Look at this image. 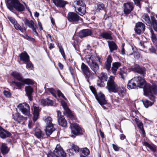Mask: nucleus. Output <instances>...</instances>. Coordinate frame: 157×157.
<instances>
[{"label": "nucleus", "instance_id": "f257e3e1", "mask_svg": "<svg viewBox=\"0 0 157 157\" xmlns=\"http://www.w3.org/2000/svg\"><path fill=\"white\" fill-rule=\"evenodd\" d=\"M137 87L144 88V94L147 96H151L154 98L153 94L157 93V86L154 84L152 85L149 84H146L143 77L137 76L133 78Z\"/></svg>", "mask_w": 157, "mask_h": 157}, {"label": "nucleus", "instance_id": "f03ea898", "mask_svg": "<svg viewBox=\"0 0 157 157\" xmlns=\"http://www.w3.org/2000/svg\"><path fill=\"white\" fill-rule=\"evenodd\" d=\"M100 59V58L95 54L91 56H88L87 57V63L95 73H96V72L99 68V66L96 61H98L101 63Z\"/></svg>", "mask_w": 157, "mask_h": 157}, {"label": "nucleus", "instance_id": "7ed1b4c3", "mask_svg": "<svg viewBox=\"0 0 157 157\" xmlns=\"http://www.w3.org/2000/svg\"><path fill=\"white\" fill-rule=\"evenodd\" d=\"M6 5L7 7L10 10L13 8L19 12L23 11L25 9L24 6L18 0H7Z\"/></svg>", "mask_w": 157, "mask_h": 157}, {"label": "nucleus", "instance_id": "20e7f679", "mask_svg": "<svg viewBox=\"0 0 157 157\" xmlns=\"http://www.w3.org/2000/svg\"><path fill=\"white\" fill-rule=\"evenodd\" d=\"M71 128L72 133L70 136L72 137L75 138L76 136L82 133V130L78 124L75 123H71Z\"/></svg>", "mask_w": 157, "mask_h": 157}, {"label": "nucleus", "instance_id": "39448f33", "mask_svg": "<svg viewBox=\"0 0 157 157\" xmlns=\"http://www.w3.org/2000/svg\"><path fill=\"white\" fill-rule=\"evenodd\" d=\"M114 79L113 76H111L107 82L106 87L109 92L115 93L118 86L114 82Z\"/></svg>", "mask_w": 157, "mask_h": 157}, {"label": "nucleus", "instance_id": "423d86ee", "mask_svg": "<svg viewBox=\"0 0 157 157\" xmlns=\"http://www.w3.org/2000/svg\"><path fill=\"white\" fill-rule=\"evenodd\" d=\"M18 108L23 114L29 116L30 115V109L29 105L26 103L20 104L18 106Z\"/></svg>", "mask_w": 157, "mask_h": 157}, {"label": "nucleus", "instance_id": "0eeeda50", "mask_svg": "<svg viewBox=\"0 0 157 157\" xmlns=\"http://www.w3.org/2000/svg\"><path fill=\"white\" fill-rule=\"evenodd\" d=\"M61 104L64 109V111L63 112L64 114L73 120L74 118V117L73 114L68 108L67 103L64 101L62 100Z\"/></svg>", "mask_w": 157, "mask_h": 157}, {"label": "nucleus", "instance_id": "6e6552de", "mask_svg": "<svg viewBox=\"0 0 157 157\" xmlns=\"http://www.w3.org/2000/svg\"><path fill=\"white\" fill-rule=\"evenodd\" d=\"M39 111L40 110L38 107L36 106L34 107L33 117V122L31 120L29 121L28 126L30 128H33V126L34 125V123L38 119L39 116Z\"/></svg>", "mask_w": 157, "mask_h": 157}, {"label": "nucleus", "instance_id": "1a4fd4ad", "mask_svg": "<svg viewBox=\"0 0 157 157\" xmlns=\"http://www.w3.org/2000/svg\"><path fill=\"white\" fill-rule=\"evenodd\" d=\"M95 96L99 103L104 109H105L106 107L104 105L107 104V102L105 99L104 94L101 93H97Z\"/></svg>", "mask_w": 157, "mask_h": 157}, {"label": "nucleus", "instance_id": "9d476101", "mask_svg": "<svg viewBox=\"0 0 157 157\" xmlns=\"http://www.w3.org/2000/svg\"><path fill=\"white\" fill-rule=\"evenodd\" d=\"M53 154L56 157H65L66 156V153L59 145H56Z\"/></svg>", "mask_w": 157, "mask_h": 157}, {"label": "nucleus", "instance_id": "9b49d317", "mask_svg": "<svg viewBox=\"0 0 157 157\" xmlns=\"http://www.w3.org/2000/svg\"><path fill=\"white\" fill-rule=\"evenodd\" d=\"M134 5L132 2H127L123 4V10L125 14L128 15L133 10Z\"/></svg>", "mask_w": 157, "mask_h": 157}, {"label": "nucleus", "instance_id": "f8f14e48", "mask_svg": "<svg viewBox=\"0 0 157 157\" xmlns=\"http://www.w3.org/2000/svg\"><path fill=\"white\" fill-rule=\"evenodd\" d=\"M24 23L26 26L32 30L34 32L35 35L36 36L38 35V33L36 31V25L35 24L33 20L29 21L27 19H26L24 21Z\"/></svg>", "mask_w": 157, "mask_h": 157}, {"label": "nucleus", "instance_id": "ddd939ff", "mask_svg": "<svg viewBox=\"0 0 157 157\" xmlns=\"http://www.w3.org/2000/svg\"><path fill=\"white\" fill-rule=\"evenodd\" d=\"M67 18L70 22H76L79 20L80 17L76 13L70 12L68 14Z\"/></svg>", "mask_w": 157, "mask_h": 157}, {"label": "nucleus", "instance_id": "4468645a", "mask_svg": "<svg viewBox=\"0 0 157 157\" xmlns=\"http://www.w3.org/2000/svg\"><path fill=\"white\" fill-rule=\"evenodd\" d=\"M58 121L59 125L65 127L67 124V122L64 116L61 115V113L59 111H57Z\"/></svg>", "mask_w": 157, "mask_h": 157}, {"label": "nucleus", "instance_id": "2eb2a0df", "mask_svg": "<svg viewBox=\"0 0 157 157\" xmlns=\"http://www.w3.org/2000/svg\"><path fill=\"white\" fill-rule=\"evenodd\" d=\"M81 70L83 73L86 79L89 78L91 75V71L88 67L83 63H82L81 66Z\"/></svg>", "mask_w": 157, "mask_h": 157}, {"label": "nucleus", "instance_id": "dca6fc26", "mask_svg": "<svg viewBox=\"0 0 157 157\" xmlns=\"http://www.w3.org/2000/svg\"><path fill=\"white\" fill-rule=\"evenodd\" d=\"M145 29L144 25L141 22H138L136 25L135 30L136 33L140 34L144 32Z\"/></svg>", "mask_w": 157, "mask_h": 157}, {"label": "nucleus", "instance_id": "f3484780", "mask_svg": "<svg viewBox=\"0 0 157 157\" xmlns=\"http://www.w3.org/2000/svg\"><path fill=\"white\" fill-rule=\"evenodd\" d=\"M92 33L91 30L89 29H84L80 31L78 33V36L81 38L90 36Z\"/></svg>", "mask_w": 157, "mask_h": 157}, {"label": "nucleus", "instance_id": "a211bd4d", "mask_svg": "<svg viewBox=\"0 0 157 157\" xmlns=\"http://www.w3.org/2000/svg\"><path fill=\"white\" fill-rule=\"evenodd\" d=\"M41 105L43 106H52L53 105V102L52 100L48 98L42 99L39 101Z\"/></svg>", "mask_w": 157, "mask_h": 157}, {"label": "nucleus", "instance_id": "6ab92c4d", "mask_svg": "<svg viewBox=\"0 0 157 157\" xmlns=\"http://www.w3.org/2000/svg\"><path fill=\"white\" fill-rule=\"evenodd\" d=\"M11 134L0 126V137L4 139L10 136Z\"/></svg>", "mask_w": 157, "mask_h": 157}, {"label": "nucleus", "instance_id": "aec40b11", "mask_svg": "<svg viewBox=\"0 0 157 157\" xmlns=\"http://www.w3.org/2000/svg\"><path fill=\"white\" fill-rule=\"evenodd\" d=\"M112 58L110 55L108 56L106 61L105 63V67L108 71H109L111 67V63L112 61Z\"/></svg>", "mask_w": 157, "mask_h": 157}, {"label": "nucleus", "instance_id": "412c9836", "mask_svg": "<svg viewBox=\"0 0 157 157\" xmlns=\"http://www.w3.org/2000/svg\"><path fill=\"white\" fill-rule=\"evenodd\" d=\"M100 81L98 82L97 84L98 86L100 87L103 86V82L104 81H106L107 79V75L106 73H101L100 75Z\"/></svg>", "mask_w": 157, "mask_h": 157}, {"label": "nucleus", "instance_id": "4be33fe9", "mask_svg": "<svg viewBox=\"0 0 157 157\" xmlns=\"http://www.w3.org/2000/svg\"><path fill=\"white\" fill-rule=\"evenodd\" d=\"M25 91L26 95L27 96L29 99L31 101L32 99V94L33 92V88L30 86H27L25 87Z\"/></svg>", "mask_w": 157, "mask_h": 157}, {"label": "nucleus", "instance_id": "5701e85b", "mask_svg": "<svg viewBox=\"0 0 157 157\" xmlns=\"http://www.w3.org/2000/svg\"><path fill=\"white\" fill-rule=\"evenodd\" d=\"M13 116L14 120L19 123L23 122L25 120V118L18 113L13 114Z\"/></svg>", "mask_w": 157, "mask_h": 157}, {"label": "nucleus", "instance_id": "b1692460", "mask_svg": "<svg viewBox=\"0 0 157 157\" xmlns=\"http://www.w3.org/2000/svg\"><path fill=\"white\" fill-rule=\"evenodd\" d=\"M53 2L57 6L60 7H63L67 4V2L62 0H53Z\"/></svg>", "mask_w": 157, "mask_h": 157}, {"label": "nucleus", "instance_id": "393cba45", "mask_svg": "<svg viewBox=\"0 0 157 157\" xmlns=\"http://www.w3.org/2000/svg\"><path fill=\"white\" fill-rule=\"evenodd\" d=\"M55 130L53 124L47 125L45 130L46 135H50Z\"/></svg>", "mask_w": 157, "mask_h": 157}, {"label": "nucleus", "instance_id": "a878e982", "mask_svg": "<svg viewBox=\"0 0 157 157\" xmlns=\"http://www.w3.org/2000/svg\"><path fill=\"white\" fill-rule=\"evenodd\" d=\"M121 65V63L118 62H115L113 64L111 68V71L114 75H116L117 70L120 67Z\"/></svg>", "mask_w": 157, "mask_h": 157}, {"label": "nucleus", "instance_id": "bb28decb", "mask_svg": "<svg viewBox=\"0 0 157 157\" xmlns=\"http://www.w3.org/2000/svg\"><path fill=\"white\" fill-rule=\"evenodd\" d=\"M76 11L80 15L83 16L86 12V6L75 7Z\"/></svg>", "mask_w": 157, "mask_h": 157}, {"label": "nucleus", "instance_id": "cd10ccee", "mask_svg": "<svg viewBox=\"0 0 157 157\" xmlns=\"http://www.w3.org/2000/svg\"><path fill=\"white\" fill-rule=\"evenodd\" d=\"M112 34V33L110 31L104 32L101 34L100 36L106 40H112L113 39Z\"/></svg>", "mask_w": 157, "mask_h": 157}, {"label": "nucleus", "instance_id": "c85d7f7f", "mask_svg": "<svg viewBox=\"0 0 157 157\" xmlns=\"http://www.w3.org/2000/svg\"><path fill=\"white\" fill-rule=\"evenodd\" d=\"M142 21L147 25L149 26L151 25V21L150 18L147 14H144L142 17Z\"/></svg>", "mask_w": 157, "mask_h": 157}, {"label": "nucleus", "instance_id": "c756f323", "mask_svg": "<svg viewBox=\"0 0 157 157\" xmlns=\"http://www.w3.org/2000/svg\"><path fill=\"white\" fill-rule=\"evenodd\" d=\"M108 43L110 52H112L113 51L117 49V47L116 44L113 41H108Z\"/></svg>", "mask_w": 157, "mask_h": 157}, {"label": "nucleus", "instance_id": "7c9ffc66", "mask_svg": "<svg viewBox=\"0 0 157 157\" xmlns=\"http://www.w3.org/2000/svg\"><path fill=\"white\" fill-rule=\"evenodd\" d=\"M35 136L38 138H42L45 135L44 132H43L40 129L37 128H35Z\"/></svg>", "mask_w": 157, "mask_h": 157}, {"label": "nucleus", "instance_id": "2f4dec72", "mask_svg": "<svg viewBox=\"0 0 157 157\" xmlns=\"http://www.w3.org/2000/svg\"><path fill=\"white\" fill-rule=\"evenodd\" d=\"M137 87L133 78L128 81L127 87L129 89H135Z\"/></svg>", "mask_w": 157, "mask_h": 157}, {"label": "nucleus", "instance_id": "473e14b6", "mask_svg": "<svg viewBox=\"0 0 157 157\" xmlns=\"http://www.w3.org/2000/svg\"><path fill=\"white\" fill-rule=\"evenodd\" d=\"M1 150L3 154L6 155L9 152L10 149L6 144L2 143L1 147Z\"/></svg>", "mask_w": 157, "mask_h": 157}, {"label": "nucleus", "instance_id": "72a5a7b5", "mask_svg": "<svg viewBox=\"0 0 157 157\" xmlns=\"http://www.w3.org/2000/svg\"><path fill=\"white\" fill-rule=\"evenodd\" d=\"M21 60L24 62H28L29 60V57L26 53H22L19 55Z\"/></svg>", "mask_w": 157, "mask_h": 157}, {"label": "nucleus", "instance_id": "f704fd0d", "mask_svg": "<svg viewBox=\"0 0 157 157\" xmlns=\"http://www.w3.org/2000/svg\"><path fill=\"white\" fill-rule=\"evenodd\" d=\"M11 75L15 78L21 82L23 77L21 74L16 71H14L12 72Z\"/></svg>", "mask_w": 157, "mask_h": 157}, {"label": "nucleus", "instance_id": "c9c22d12", "mask_svg": "<svg viewBox=\"0 0 157 157\" xmlns=\"http://www.w3.org/2000/svg\"><path fill=\"white\" fill-rule=\"evenodd\" d=\"M135 121L138 127L142 131L143 134H145V132L144 129L143 124L137 118H135Z\"/></svg>", "mask_w": 157, "mask_h": 157}, {"label": "nucleus", "instance_id": "e433bc0d", "mask_svg": "<svg viewBox=\"0 0 157 157\" xmlns=\"http://www.w3.org/2000/svg\"><path fill=\"white\" fill-rule=\"evenodd\" d=\"M133 70L136 72L143 75V77L144 76V75L145 74L144 70L141 68L139 66H138L136 67L133 68Z\"/></svg>", "mask_w": 157, "mask_h": 157}, {"label": "nucleus", "instance_id": "4c0bfd02", "mask_svg": "<svg viewBox=\"0 0 157 157\" xmlns=\"http://www.w3.org/2000/svg\"><path fill=\"white\" fill-rule=\"evenodd\" d=\"M21 82L23 83V85L25 84L33 85L34 83V81L29 78H23Z\"/></svg>", "mask_w": 157, "mask_h": 157}, {"label": "nucleus", "instance_id": "58836bf2", "mask_svg": "<svg viewBox=\"0 0 157 157\" xmlns=\"http://www.w3.org/2000/svg\"><path fill=\"white\" fill-rule=\"evenodd\" d=\"M151 25H152L154 29L157 32V21L154 16H151Z\"/></svg>", "mask_w": 157, "mask_h": 157}, {"label": "nucleus", "instance_id": "ea45409f", "mask_svg": "<svg viewBox=\"0 0 157 157\" xmlns=\"http://www.w3.org/2000/svg\"><path fill=\"white\" fill-rule=\"evenodd\" d=\"M116 92L115 93H118V94L121 96H123L125 94L126 91L124 88H121L118 86L117 87L116 90Z\"/></svg>", "mask_w": 157, "mask_h": 157}, {"label": "nucleus", "instance_id": "a19ab883", "mask_svg": "<svg viewBox=\"0 0 157 157\" xmlns=\"http://www.w3.org/2000/svg\"><path fill=\"white\" fill-rule=\"evenodd\" d=\"M74 151L76 153L78 152L79 151V149L78 147L76 145H74L72 147V148L69 150V152L71 155H72L74 153L73 151Z\"/></svg>", "mask_w": 157, "mask_h": 157}, {"label": "nucleus", "instance_id": "79ce46f5", "mask_svg": "<svg viewBox=\"0 0 157 157\" xmlns=\"http://www.w3.org/2000/svg\"><path fill=\"white\" fill-rule=\"evenodd\" d=\"M44 120L47 125L53 124L52 123V119L51 117L49 116L45 117L44 118Z\"/></svg>", "mask_w": 157, "mask_h": 157}, {"label": "nucleus", "instance_id": "37998d69", "mask_svg": "<svg viewBox=\"0 0 157 157\" xmlns=\"http://www.w3.org/2000/svg\"><path fill=\"white\" fill-rule=\"evenodd\" d=\"M121 78L123 79H124L126 77L127 73L124 70L121 69H120V71L118 73Z\"/></svg>", "mask_w": 157, "mask_h": 157}, {"label": "nucleus", "instance_id": "c03bdc74", "mask_svg": "<svg viewBox=\"0 0 157 157\" xmlns=\"http://www.w3.org/2000/svg\"><path fill=\"white\" fill-rule=\"evenodd\" d=\"M144 145L145 146L148 147L152 151L155 152L156 151V148L155 146L154 145H151L150 144L147 142H145L144 143Z\"/></svg>", "mask_w": 157, "mask_h": 157}, {"label": "nucleus", "instance_id": "a18cd8bd", "mask_svg": "<svg viewBox=\"0 0 157 157\" xmlns=\"http://www.w3.org/2000/svg\"><path fill=\"white\" fill-rule=\"evenodd\" d=\"M82 152L81 154L82 155H84V156H87L90 154V151L89 150L86 148H82L81 150Z\"/></svg>", "mask_w": 157, "mask_h": 157}, {"label": "nucleus", "instance_id": "49530a36", "mask_svg": "<svg viewBox=\"0 0 157 157\" xmlns=\"http://www.w3.org/2000/svg\"><path fill=\"white\" fill-rule=\"evenodd\" d=\"M74 3L77 5L75 7H82V6H86L84 2L82 0H79L74 2Z\"/></svg>", "mask_w": 157, "mask_h": 157}, {"label": "nucleus", "instance_id": "de8ad7c7", "mask_svg": "<svg viewBox=\"0 0 157 157\" xmlns=\"http://www.w3.org/2000/svg\"><path fill=\"white\" fill-rule=\"evenodd\" d=\"M143 102L144 106L146 108H147L148 107L151 106L153 103V102H152L150 101L146 100H143Z\"/></svg>", "mask_w": 157, "mask_h": 157}, {"label": "nucleus", "instance_id": "09e8293b", "mask_svg": "<svg viewBox=\"0 0 157 157\" xmlns=\"http://www.w3.org/2000/svg\"><path fill=\"white\" fill-rule=\"evenodd\" d=\"M151 37L152 41L154 44H157L156 42L157 40L156 35L154 34L153 31L152 30H151Z\"/></svg>", "mask_w": 157, "mask_h": 157}, {"label": "nucleus", "instance_id": "8fccbe9b", "mask_svg": "<svg viewBox=\"0 0 157 157\" xmlns=\"http://www.w3.org/2000/svg\"><path fill=\"white\" fill-rule=\"evenodd\" d=\"M14 26L16 30H20L22 33L24 32V29L17 22L14 25Z\"/></svg>", "mask_w": 157, "mask_h": 157}, {"label": "nucleus", "instance_id": "3c124183", "mask_svg": "<svg viewBox=\"0 0 157 157\" xmlns=\"http://www.w3.org/2000/svg\"><path fill=\"white\" fill-rule=\"evenodd\" d=\"M97 10L100 11L102 10H104L105 8V5L101 2H98L97 4Z\"/></svg>", "mask_w": 157, "mask_h": 157}, {"label": "nucleus", "instance_id": "603ef678", "mask_svg": "<svg viewBox=\"0 0 157 157\" xmlns=\"http://www.w3.org/2000/svg\"><path fill=\"white\" fill-rule=\"evenodd\" d=\"M13 83H14L19 89H21V87L24 85L23 83L22 82L21 83L20 82L13 81Z\"/></svg>", "mask_w": 157, "mask_h": 157}, {"label": "nucleus", "instance_id": "864d4df0", "mask_svg": "<svg viewBox=\"0 0 157 157\" xmlns=\"http://www.w3.org/2000/svg\"><path fill=\"white\" fill-rule=\"evenodd\" d=\"M155 46H152L149 49L150 52L152 53H155V52L156 48L157 47V44H154Z\"/></svg>", "mask_w": 157, "mask_h": 157}, {"label": "nucleus", "instance_id": "5fc2aeb1", "mask_svg": "<svg viewBox=\"0 0 157 157\" xmlns=\"http://www.w3.org/2000/svg\"><path fill=\"white\" fill-rule=\"evenodd\" d=\"M48 91L54 97L56 98L57 96L56 94V91L53 88H49L48 89Z\"/></svg>", "mask_w": 157, "mask_h": 157}, {"label": "nucleus", "instance_id": "6e6d98bb", "mask_svg": "<svg viewBox=\"0 0 157 157\" xmlns=\"http://www.w3.org/2000/svg\"><path fill=\"white\" fill-rule=\"evenodd\" d=\"M58 47L59 49V51L60 52L63 57L65 59V54L63 48L61 45H59Z\"/></svg>", "mask_w": 157, "mask_h": 157}, {"label": "nucleus", "instance_id": "4d7b16f0", "mask_svg": "<svg viewBox=\"0 0 157 157\" xmlns=\"http://www.w3.org/2000/svg\"><path fill=\"white\" fill-rule=\"evenodd\" d=\"M133 55L134 58L137 59L140 58V53L139 52H134Z\"/></svg>", "mask_w": 157, "mask_h": 157}, {"label": "nucleus", "instance_id": "13d9d810", "mask_svg": "<svg viewBox=\"0 0 157 157\" xmlns=\"http://www.w3.org/2000/svg\"><path fill=\"white\" fill-rule=\"evenodd\" d=\"M57 93L58 96H59V97H62L63 98H64L65 100H67L66 98L64 96L63 94L61 92L60 90H58L57 91Z\"/></svg>", "mask_w": 157, "mask_h": 157}, {"label": "nucleus", "instance_id": "bf43d9fd", "mask_svg": "<svg viewBox=\"0 0 157 157\" xmlns=\"http://www.w3.org/2000/svg\"><path fill=\"white\" fill-rule=\"evenodd\" d=\"M3 93L4 95L6 97L9 98L11 96V94L9 91L4 90V91Z\"/></svg>", "mask_w": 157, "mask_h": 157}, {"label": "nucleus", "instance_id": "052dcab7", "mask_svg": "<svg viewBox=\"0 0 157 157\" xmlns=\"http://www.w3.org/2000/svg\"><path fill=\"white\" fill-rule=\"evenodd\" d=\"M27 63V65L26 66V67L27 68H31L33 67V66L32 63L30 62V61L29 60L28 62H26Z\"/></svg>", "mask_w": 157, "mask_h": 157}, {"label": "nucleus", "instance_id": "680f3d73", "mask_svg": "<svg viewBox=\"0 0 157 157\" xmlns=\"http://www.w3.org/2000/svg\"><path fill=\"white\" fill-rule=\"evenodd\" d=\"M8 18L11 22L14 25L17 22L15 19L12 17H10Z\"/></svg>", "mask_w": 157, "mask_h": 157}, {"label": "nucleus", "instance_id": "e2e57ef3", "mask_svg": "<svg viewBox=\"0 0 157 157\" xmlns=\"http://www.w3.org/2000/svg\"><path fill=\"white\" fill-rule=\"evenodd\" d=\"M90 89L94 96H95L97 94L95 88L94 87L92 86H90Z\"/></svg>", "mask_w": 157, "mask_h": 157}, {"label": "nucleus", "instance_id": "0e129e2a", "mask_svg": "<svg viewBox=\"0 0 157 157\" xmlns=\"http://www.w3.org/2000/svg\"><path fill=\"white\" fill-rule=\"evenodd\" d=\"M135 4L137 6L140 7V2L142 1V0H133Z\"/></svg>", "mask_w": 157, "mask_h": 157}, {"label": "nucleus", "instance_id": "69168bd1", "mask_svg": "<svg viewBox=\"0 0 157 157\" xmlns=\"http://www.w3.org/2000/svg\"><path fill=\"white\" fill-rule=\"evenodd\" d=\"M114 150L116 151H118L119 150L120 147L117 145L113 144H112Z\"/></svg>", "mask_w": 157, "mask_h": 157}, {"label": "nucleus", "instance_id": "338daca9", "mask_svg": "<svg viewBox=\"0 0 157 157\" xmlns=\"http://www.w3.org/2000/svg\"><path fill=\"white\" fill-rule=\"evenodd\" d=\"M69 69L71 75L74 77V71L73 69L71 67H69Z\"/></svg>", "mask_w": 157, "mask_h": 157}, {"label": "nucleus", "instance_id": "774afa93", "mask_svg": "<svg viewBox=\"0 0 157 157\" xmlns=\"http://www.w3.org/2000/svg\"><path fill=\"white\" fill-rule=\"evenodd\" d=\"M47 157H56L55 155H54V154L52 152H50L48 153L47 154Z\"/></svg>", "mask_w": 157, "mask_h": 157}]
</instances>
